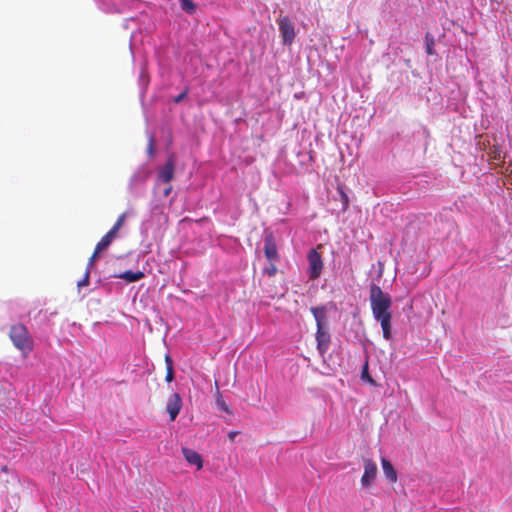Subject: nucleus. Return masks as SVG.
I'll return each mask as SVG.
<instances>
[{"instance_id":"f257e3e1","label":"nucleus","mask_w":512,"mask_h":512,"mask_svg":"<svg viewBox=\"0 0 512 512\" xmlns=\"http://www.w3.org/2000/svg\"><path fill=\"white\" fill-rule=\"evenodd\" d=\"M370 306L373 317L380 322L383 337L386 340L391 339V305L392 299L388 293H385L378 285L372 284L370 287Z\"/></svg>"},{"instance_id":"f03ea898","label":"nucleus","mask_w":512,"mask_h":512,"mask_svg":"<svg viewBox=\"0 0 512 512\" xmlns=\"http://www.w3.org/2000/svg\"><path fill=\"white\" fill-rule=\"evenodd\" d=\"M9 336L14 346L24 354H28L33 350V339L23 324L13 325Z\"/></svg>"},{"instance_id":"7ed1b4c3","label":"nucleus","mask_w":512,"mask_h":512,"mask_svg":"<svg viewBox=\"0 0 512 512\" xmlns=\"http://www.w3.org/2000/svg\"><path fill=\"white\" fill-rule=\"evenodd\" d=\"M309 267L308 275L311 280H315L320 277L323 270V260L320 253L315 249H311L307 255Z\"/></svg>"},{"instance_id":"20e7f679","label":"nucleus","mask_w":512,"mask_h":512,"mask_svg":"<svg viewBox=\"0 0 512 512\" xmlns=\"http://www.w3.org/2000/svg\"><path fill=\"white\" fill-rule=\"evenodd\" d=\"M279 31L281 33L283 44L291 45L295 39L294 26L288 17L284 16L278 19Z\"/></svg>"},{"instance_id":"39448f33","label":"nucleus","mask_w":512,"mask_h":512,"mask_svg":"<svg viewBox=\"0 0 512 512\" xmlns=\"http://www.w3.org/2000/svg\"><path fill=\"white\" fill-rule=\"evenodd\" d=\"M378 468L371 459H364V473L361 477V485L369 487L376 479Z\"/></svg>"},{"instance_id":"423d86ee","label":"nucleus","mask_w":512,"mask_h":512,"mask_svg":"<svg viewBox=\"0 0 512 512\" xmlns=\"http://www.w3.org/2000/svg\"><path fill=\"white\" fill-rule=\"evenodd\" d=\"M183 406V401L178 393H172L167 400L166 411L171 421H174L179 415Z\"/></svg>"},{"instance_id":"0eeeda50","label":"nucleus","mask_w":512,"mask_h":512,"mask_svg":"<svg viewBox=\"0 0 512 512\" xmlns=\"http://www.w3.org/2000/svg\"><path fill=\"white\" fill-rule=\"evenodd\" d=\"M316 342H317V350L321 356H323L329 349L330 346V333L328 327L317 328L316 331Z\"/></svg>"},{"instance_id":"6e6552de","label":"nucleus","mask_w":512,"mask_h":512,"mask_svg":"<svg viewBox=\"0 0 512 512\" xmlns=\"http://www.w3.org/2000/svg\"><path fill=\"white\" fill-rule=\"evenodd\" d=\"M175 171V161L174 157L170 156L164 166L159 170L158 179L166 184H169L173 177Z\"/></svg>"},{"instance_id":"1a4fd4ad","label":"nucleus","mask_w":512,"mask_h":512,"mask_svg":"<svg viewBox=\"0 0 512 512\" xmlns=\"http://www.w3.org/2000/svg\"><path fill=\"white\" fill-rule=\"evenodd\" d=\"M182 454L190 465L196 466L197 470H201L203 468V459L198 452L190 448H182Z\"/></svg>"},{"instance_id":"9d476101","label":"nucleus","mask_w":512,"mask_h":512,"mask_svg":"<svg viewBox=\"0 0 512 512\" xmlns=\"http://www.w3.org/2000/svg\"><path fill=\"white\" fill-rule=\"evenodd\" d=\"M264 252H265L266 258L270 262H275L279 258L276 243L271 235L266 236V238H265Z\"/></svg>"},{"instance_id":"9b49d317","label":"nucleus","mask_w":512,"mask_h":512,"mask_svg":"<svg viewBox=\"0 0 512 512\" xmlns=\"http://www.w3.org/2000/svg\"><path fill=\"white\" fill-rule=\"evenodd\" d=\"M310 311L315 318L317 328L328 327L327 309L325 306L311 307Z\"/></svg>"},{"instance_id":"f8f14e48","label":"nucleus","mask_w":512,"mask_h":512,"mask_svg":"<svg viewBox=\"0 0 512 512\" xmlns=\"http://www.w3.org/2000/svg\"><path fill=\"white\" fill-rule=\"evenodd\" d=\"M382 469L385 477L392 483L397 482V472L394 469L392 463L386 458L381 459Z\"/></svg>"},{"instance_id":"ddd939ff","label":"nucleus","mask_w":512,"mask_h":512,"mask_svg":"<svg viewBox=\"0 0 512 512\" xmlns=\"http://www.w3.org/2000/svg\"><path fill=\"white\" fill-rule=\"evenodd\" d=\"M115 238L116 235L113 234L111 231H108L96 244V253H100L106 248H108Z\"/></svg>"},{"instance_id":"4468645a","label":"nucleus","mask_w":512,"mask_h":512,"mask_svg":"<svg viewBox=\"0 0 512 512\" xmlns=\"http://www.w3.org/2000/svg\"><path fill=\"white\" fill-rule=\"evenodd\" d=\"M117 278L123 279L128 283H133L141 280L144 277V273L142 271H125L116 276Z\"/></svg>"},{"instance_id":"2eb2a0df","label":"nucleus","mask_w":512,"mask_h":512,"mask_svg":"<svg viewBox=\"0 0 512 512\" xmlns=\"http://www.w3.org/2000/svg\"><path fill=\"white\" fill-rule=\"evenodd\" d=\"M215 397H216V405L218 406V408L227 414H232L231 408L226 404V402L224 401V399L222 397V394L220 392L219 385H218L217 381H215Z\"/></svg>"},{"instance_id":"dca6fc26","label":"nucleus","mask_w":512,"mask_h":512,"mask_svg":"<svg viewBox=\"0 0 512 512\" xmlns=\"http://www.w3.org/2000/svg\"><path fill=\"white\" fill-rule=\"evenodd\" d=\"M165 364H166V382L170 383L174 379V369H173V361L169 355L165 356Z\"/></svg>"},{"instance_id":"f3484780","label":"nucleus","mask_w":512,"mask_h":512,"mask_svg":"<svg viewBox=\"0 0 512 512\" xmlns=\"http://www.w3.org/2000/svg\"><path fill=\"white\" fill-rule=\"evenodd\" d=\"M181 8L189 14L195 12L196 6L192 0H180Z\"/></svg>"},{"instance_id":"a211bd4d","label":"nucleus","mask_w":512,"mask_h":512,"mask_svg":"<svg viewBox=\"0 0 512 512\" xmlns=\"http://www.w3.org/2000/svg\"><path fill=\"white\" fill-rule=\"evenodd\" d=\"M125 218H126V213H122L118 217L117 221L114 223L113 227L109 231H111L113 234H115L117 236L118 231L121 229V227L124 224Z\"/></svg>"},{"instance_id":"6ab92c4d","label":"nucleus","mask_w":512,"mask_h":512,"mask_svg":"<svg viewBox=\"0 0 512 512\" xmlns=\"http://www.w3.org/2000/svg\"><path fill=\"white\" fill-rule=\"evenodd\" d=\"M89 282H90V270L89 269H86V272L84 274V277L82 280H80L78 283H77V286L79 288H82V287H86L89 285Z\"/></svg>"},{"instance_id":"aec40b11","label":"nucleus","mask_w":512,"mask_h":512,"mask_svg":"<svg viewBox=\"0 0 512 512\" xmlns=\"http://www.w3.org/2000/svg\"><path fill=\"white\" fill-rule=\"evenodd\" d=\"M339 193H340V196H341V200H342V203H343V210H346L348 208V204H349V199H348V196L347 194L343 191L342 188H339L338 189Z\"/></svg>"},{"instance_id":"412c9836","label":"nucleus","mask_w":512,"mask_h":512,"mask_svg":"<svg viewBox=\"0 0 512 512\" xmlns=\"http://www.w3.org/2000/svg\"><path fill=\"white\" fill-rule=\"evenodd\" d=\"M361 377L362 379L367 380L370 383H374L373 379L370 377L368 373V364H365V366L363 367Z\"/></svg>"},{"instance_id":"4be33fe9","label":"nucleus","mask_w":512,"mask_h":512,"mask_svg":"<svg viewBox=\"0 0 512 512\" xmlns=\"http://www.w3.org/2000/svg\"><path fill=\"white\" fill-rule=\"evenodd\" d=\"M426 40H428V35L426 36ZM433 44H434L433 39H431L430 41H427L426 51H427V54H429V55H433L434 54Z\"/></svg>"},{"instance_id":"5701e85b","label":"nucleus","mask_w":512,"mask_h":512,"mask_svg":"<svg viewBox=\"0 0 512 512\" xmlns=\"http://www.w3.org/2000/svg\"><path fill=\"white\" fill-rule=\"evenodd\" d=\"M99 253H96V249L94 250V253L92 254V256L89 258V261H88V264H87V269H91L94 265V262H95V259L96 257L98 256Z\"/></svg>"},{"instance_id":"b1692460","label":"nucleus","mask_w":512,"mask_h":512,"mask_svg":"<svg viewBox=\"0 0 512 512\" xmlns=\"http://www.w3.org/2000/svg\"><path fill=\"white\" fill-rule=\"evenodd\" d=\"M186 95H187L186 91L180 93L177 97L174 98V102L175 103L181 102L186 97Z\"/></svg>"},{"instance_id":"393cba45","label":"nucleus","mask_w":512,"mask_h":512,"mask_svg":"<svg viewBox=\"0 0 512 512\" xmlns=\"http://www.w3.org/2000/svg\"><path fill=\"white\" fill-rule=\"evenodd\" d=\"M276 270L277 269H276L275 265L272 264L271 267L267 269V273L269 276H274L276 273Z\"/></svg>"},{"instance_id":"a878e982","label":"nucleus","mask_w":512,"mask_h":512,"mask_svg":"<svg viewBox=\"0 0 512 512\" xmlns=\"http://www.w3.org/2000/svg\"><path fill=\"white\" fill-rule=\"evenodd\" d=\"M148 152L150 154H153V152H154V141H153L152 138L150 139V142H149V145H148Z\"/></svg>"},{"instance_id":"bb28decb","label":"nucleus","mask_w":512,"mask_h":512,"mask_svg":"<svg viewBox=\"0 0 512 512\" xmlns=\"http://www.w3.org/2000/svg\"><path fill=\"white\" fill-rule=\"evenodd\" d=\"M237 434H238V432H237V431H231V432H229V433H228V438H229L231 441H233V440H234V438H235V436H236Z\"/></svg>"},{"instance_id":"cd10ccee","label":"nucleus","mask_w":512,"mask_h":512,"mask_svg":"<svg viewBox=\"0 0 512 512\" xmlns=\"http://www.w3.org/2000/svg\"><path fill=\"white\" fill-rule=\"evenodd\" d=\"M171 190H172V187L169 185V186L164 190V196H165V197H167V196L170 194Z\"/></svg>"}]
</instances>
